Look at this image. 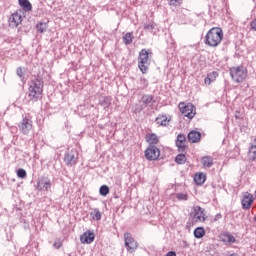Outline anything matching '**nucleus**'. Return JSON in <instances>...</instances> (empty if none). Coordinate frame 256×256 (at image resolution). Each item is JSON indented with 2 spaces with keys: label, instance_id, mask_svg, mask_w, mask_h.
Wrapping results in <instances>:
<instances>
[{
  "label": "nucleus",
  "instance_id": "obj_1",
  "mask_svg": "<svg viewBox=\"0 0 256 256\" xmlns=\"http://www.w3.org/2000/svg\"><path fill=\"white\" fill-rule=\"evenodd\" d=\"M223 41V29L220 27L211 28L205 36V45L209 47H219Z\"/></svg>",
  "mask_w": 256,
  "mask_h": 256
},
{
  "label": "nucleus",
  "instance_id": "obj_2",
  "mask_svg": "<svg viewBox=\"0 0 256 256\" xmlns=\"http://www.w3.org/2000/svg\"><path fill=\"white\" fill-rule=\"evenodd\" d=\"M43 85L44 83L41 78H34L31 80L28 88V97L30 101L37 103V101L41 99V95H43Z\"/></svg>",
  "mask_w": 256,
  "mask_h": 256
},
{
  "label": "nucleus",
  "instance_id": "obj_3",
  "mask_svg": "<svg viewBox=\"0 0 256 256\" xmlns=\"http://www.w3.org/2000/svg\"><path fill=\"white\" fill-rule=\"evenodd\" d=\"M151 57H153V51L151 49H142L139 52L138 67L143 75L149 71V65H151L149 61Z\"/></svg>",
  "mask_w": 256,
  "mask_h": 256
},
{
  "label": "nucleus",
  "instance_id": "obj_4",
  "mask_svg": "<svg viewBox=\"0 0 256 256\" xmlns=\"http://www.w3.org/2000/svg\"><path fill=\"white\" fill-rule=\"evenodd\" d=\"M229 71L234 83H243L247 79L248 71L243 65L231 67Z\"/></svg>",
  "mask_w": 256,
  "mask_h": 256
},
{
  "label": "nucleus",
  "instance_id": "obj_5",
  "mask_svg": "<svg viewBox=\"0 0 256 256\" xmlns=\"http://www.w3.org/2000/svg\"><path fill=\"white\" fill-rule=\"evenodd\" d=\"M190 217L193 223H205V210L201 206H194L190 212Z\"/></svg>",
  "mask_w": 256,
  "mask_h": 256
},
{
  "label": "nucleus",
  "instance_id": "obj_6",
  "mask_svg": "<svg viewBox=\"0 0 256 256\" xmlns=\"http://www.w3.org/2000/svg\"><path fill=\"white\" fill-rule=\"evenodd\" d=\"M124 241L128 253H135V251H137V247H139V244L137 243V241H135V238H133L131 233L126 232L124 234Z\"/></svg>",
  "mask_w": 256,
  "mask_h": 256
},
{
  "label": "nucleus",
  "instance_id": "obj_7",
  "mask_svg": "<svg viewBox=\"0 0 256 256\" xmlns=\"http://www.w3.org/2000/svg\"><path fill=\"white\" fill-rule=\"evenodd\" d=\"M178 107L184 117H187L188 119H193V117H195V106H193V104H185L181 102Z\"/></svg>",
  "mask_w": 256,
  "mask_h": 256
},
{
  "label": "nucleus",
  "instance_id": "obj_8",
  "mask_svg": "<svg viewBox=\"0 0 256 256\" xmlns=\"http://www.w3.org/2000/svg\"><path fill=\"white\" fill-rule=\"evenodd\" d=\"M18 127L23 135H29V132H31L33 129V121L25 117L19 123Z\"/></svg>",
  "mask_w": 256,
  "mask_h": 256
},
{
  "label": "nucleus",
  "instance_id": "obj_9",
  "mask_svg": "<svg viewBox=\"0 0 256 256\" xmlns=\"http://www.w3.org/2000/svg\"><path fill=\"white\" fill-rule=\"evenodd\" d=\"M160 155L161 151H159L157 146H149L145 151V157L148 161H156V159H159Z\"/></svg>",
  "mask_w": 256,
  "mask_h": 256
},
{
  "label": "nucleus",
  "instance_id": "obj_10",
  "mask_svg": "<svg viewBox=\"0 0 256 256\" xmlns=\"http://www.w3.org/2000/svg\"><path fill=\"white\" fill-rule=\"evenodd\" d=\"M36 189L37 191H49L51 189V180L45 176L38 178Z\"/></svg>",
  "mask_w": 256,
  "mask_h": 256
},
{
  "label": "nucleus",
  "instance_id": "obj_11",
  "mask_svg": "<svg viewBox=\"0 0 256 256\" xmlns=\"http://www.w3.org/2000/svg\"><path fill=\"white\" fill-rule=\"evenodd\" d=\"M64 163L68 167H73V165H77V152L73 150L67 152L64 156Z\"/></svg>",
  "mask_w": 256,
  "mask_h": 256
},
{
  "label": "nucleus",
  "instance_id": "obj_12",
  "mask_svg": "<svg viewBox=\"0 0 256 256\" xmlns=\"http://www.w3.org/2000/svg\"><path fill=\"white\" fill-rule=\"evenodd\" d=\"M23 21V18L21 16V14L19 13H13L8 20V25L9 27H11L12 29H15L17 27H19V25H21Z\"/></svg>",
  "mask_w": 256,
  "mask_h": 256
},
{
  "label": "nucleus",
  "instance_id": "obj_13",
  "mask_svg": "<svg viewBox=\"0 0 256 256\" xmlns=\"http://www.w3.org/2000/svg\"><path fill=\"white\" fill-rule=\"evenodd\" d=\"M176 147L180 153L185 152V149H187V137L185 134H178L176 139Z\"/></svg>",
  "mask_w": 256,
  "mask_h": 256
},
{
  "label": "nucleus",
  "instance_id": "obj_14",
  "mask_svg": "<svg viewBox=\"0 0 256 256\" xmlns=\"http://www.w3.org/2000/svg\"><path fill=\"white\" fill-rule=\"evenodd\" d=\"M80 241L83 244L91 245L95 241V233L86 231L80 236Z\"/></svg>",
  "mask_w": 256,
  "mask_h": 256
},
{
  "label": "nucleus",
  "instance_id": "obj_15",
  "mask_svg": "<svg viewBox=\"0 0 256 256\" xmlns=\"http://www.w3.org/2000/svg\"><path fill=\"white\" fill-rule=\"evenodd\" d=\"M253 194L246 192L242 199V208L243 209H251V205H253Z\"/></svg>",
  "mask_w": 256,
  "mask_h": 256
},
{
  "label": "nucleus",
  "instance_id": "obj_16",
  "mask_svg": "<svg viewBox=\"0 0 256 256\" xmlns=\"http://www.w3.org/2000/svg\"><path fill=\"white\" fill-rule=\"evenodd\" d=\"M140 104H141V111H143L145 107H149L153 105V95H149V94L142 95Z\"/></svg>",
  "mask_w": 256,
  "mask_h": 256
},
{
  "label": "nucleus",
  "instance_id": "obj_17",
  "mask_svg": "<svg viewBox=\"0 0 256 256\" xmlns=\"http://www.w3.org/2000/svg\"><path fill=\"white\" fill-rule=\"evenodd\" d=\"M188 141L190 143H199L201 141V132L192 130L188 133Z\"/></svg>",
  "mask_w": 256,
  "mask_h": 256
},
{
  "label": "nucleus",
  "instance_id": "obj_18",
  "mask_svg": "<svg viewBox=\"0 0 256 256\" xmlns=\"http://www.w3.org/2000/svg\"><path fill=\"white\" fill-rule=\"evenodd\" d=\"M217 77H219V73H217V71L208 73L206 78L204 79L205 85H211V83H213V81H215Z\"/></svg>",
  "mask_w": 256,
  "mask_h": 256
},
{
  "label": "nucleus",
  "instance_id": "obj_19",
  "mask_svg": "<svg viewBox=\"0 0 256 256\" xmlns=\"http://www.w3.org/2000/svg\"><path fill=\"white\" fill-rule=\"evenodd\" d=\"M201 163H202L204 169H211V166L213 165V157L204 156L201 158Z\"/></svg>",
  "mask_w": 256,
  "mask_h": 256
},
{
  "label": "nucleus",
  "instance_id": "obj_20",
  "mask_svg": "<svg viewBox=\"0 0 256 256\" xmlns=\"http://www.w3.org/2000/svg\"><path fill=\"white\" fill-rule=\"evenodd\" d=\"M156 123L162 127H167V125H169V118L165 115H160L156 118Z\"/></svg>",
  "mask_w": 256,
  "mask_h": 256
},
{
  "label": "nucleus",
  "instance_id": "obj_21",
  "mask_svg": "<svg viewBox=\"0 0 256 256\" xmlns=\"http://www.w3.org/2000/svg\"><path fill=\"white\" fill-rule=\"evenodd\" d=\"M207 179V176L204 173H197L194 176V181L197 185H203Z\"/></svg>",
  "mask_w": 256,
  "mask_h": 256
},
{
  "label": "nucleus",
  "instance_id": "obj_22",
  "mask_svg": "<svg viewBox=\"0 0 256 256\" xmlns=\"http://www.w3.org/2000/svg\"><path fill=\"white\" fill-rule=\"evenodd\" d=\"M249 158L251 161H256V139H254V142L249 149Z\"/></svg>",
  "mask_w": 256,
  "mask_h": 256
},
{
  "label": "nucleus",
  "instance_id": "obj_23",
  "mask_svg": "<svg viewBox=\"0 0 256 256\" xmlns=\"http://www.w3.org/2000/svg\"><path fill=\"white\" fill-rule=\"evenodd\" d=\"M19 5L22 7V9H24V11H31L33 9V6L29 0H19Z\"/></svg>",
  "mask_w": 256,
  "mask_h": 256
},
{
  "label": "nucleus",
  "instance_id": "obj_24",
  "mask_svg": "<svg viewBox=\"0 0 256 256\" xmlns=\"http://www.w3.org/2000/svg\"><path fill=\"white\" fill-rule=\"evenodd\" d=\"M146 141L150 144V145H157V143H159V137L156 136V134H149L146 137Z\"/></svg>",
  "mask_w": 256,
  "mask_h": 256
},
{
  "label": "nucleus",
  "instance_id": "obj_25",
  "mask_svg": "<svg viewBox=\"0 0 256 256\" xmlns=\"http://www.w3.org/2000/svg\"><path fill=\"white\" fill-rule=\"evenodd\" d=\"M194 237L196 239H203L205 237V228L198 227L194 230Z\"/></svg>",
  "mask_w": 256,
  "mask_h": 256
},
{
  "label": "nucleus",
  "instance_id": "obj_26",
  "mask_svg": "<svg viewBox=\"0 0 256 256\" xmlns=\"http://www.w3.org/2000/svg\"><path fill=\"white\" fill-rule=\"evenodd\" d=\"M100 105L102 107H104V109L109 108V106L111 105V97L109 96H104L100 99Z\"/></svg>",
  "mask_w": 256,
  "mask_h": 256
},
{
  "label": "nucleus",
  "instance_id": "obj_27",
  "mask_svg": "<svg viewBox=\"0 0 256 256\" xmlns=\"http://www.w3.org/2000/svg\"><path fill=\"white\" fill-rule=\"evenodd\" d=\"M175 161L178 165H185V163H187V156H185V154H178Z\"/></svg>",
  "mask_w": 256,
  "mask_h": 256
},
{
  "label": "nucleus",
  "instance_id": "obj_28",
  "mask_svg": "<svg viewBox=\"0 0 256 256\" xmlns=\"http://www.w3.org/2000/svg\"><path fill=\"white\" fill-rule=\"evenodd\" d=\"M90 216L92 217V219L94 221H101V211H99V209L95 208L91 213Z\"/></svg>",
  "mask_w": 256,
  "mask_h": 256
},
{
  "label": "nucleus",
  "instance_id": "obj_29",
  "mask_svg": "<svg viewBox=\"0 0 256 256\" xmlns=\"http://www.w3.org/2000/svg\"><path fill=\"white\" fill-rule=\"evenodd\" d=\"M123 41H124L125 45H131L133 43V33L127 32L123 36Z\"/></svg>",
  "mask_w": 256,
  "mask_h": 256
},
{
  "label": "nucleus",
  "instance_id": "obj_30",
  "mask_svg": "<svg viewBox=\"0 0 256 256\" xmlns=\"http://www.w3.org/2000/svg\"><path fill=\"white\" fill-rule=\"evenodd\" d=\"M36 31H38V33H45V31H47V23H38L36 25Z\"/></svg>",
  "mask_w": 256,
  "mask_h": 256
},
{
  "label": "nucleus",
  "instance_id": "obj_31",
  "mask_svg": "<svg viewBox=\"0 0 256 256\" xmlns=\"http://www.w3.org/2000/svg\"><path fill=\"white\" fill-rule=\"evenodd\" d=\"M224 241L231 244V243H235L237 239H235V236H233V234L226 233L224 234Z\"/></svg>",
  "mask_w": 256,
  "mask_h": 256
},
{
  "label": "nucleus",
  "instance_id": "obj_32",
  "mask_svg": "<svg viewBox=\"0 0 256 256\" xmlns=\"http://www.w3.org/2000/svg\"><path fill=\"white\" fill-rule=\"evenodd\" d=\"M168 5H170V7H181L183 0H168Z\"/></svg>",
  "mask_w": 256,
  "mask_h": 256
},
{
  "label": "nucleus",
  "instance_id": "obj_33",
  "mask_svg": "<svg viewBox=\"0 0 256 256\" xmlns=\"http://www.w3.org/2000/svg\"><path fill=\"white\" fill-rule=\"evenodd\" d=\"M100 195H102V197H107V195H109V186L107 185H103L100 187Z\"/></svg>",
  "mask_w": 256,
  "mask_h": 256
},
{
  "label": "nucleus",
  "instance_id": "obj_34",
  "mask_svg": "<svg viewBox=\"0 0 256 256\" xmlns=\"http://www.w3.org/2000/svg\"><path fill=\"white\" fill-rule=\"evenodd\" d=\"M17 176H18L20 179H25V177H27V171H25V169H23V168H20V169H18V171H17Z\"/></svg>",
  "mask_w": 256,
  "mask_h": 256
},
{
  "label": "nucleus",
  "instance_id": "obj_35",
  "mask_svg": "<svg viewBox=\"0 0 256 256\" xmlns=\"http://www.w3.org/2000/svg\"><path fill=\"white\" fill-rule=\"evenodd\" d=\"M176 197L178 201H187V199H189V196L185 193H178L176 194Z\"/></svg>",
  "mask_w": 256,
  "mask_h": 256
},
{
  "label": "nucleus",
  "instance_id": "obj_36",
  "mask_svg": "<svg viewBox=\"0 0 256 256\" xmlns=\"http://www.w3.org/2000/svg\"><path fill=\"white\" fill-rule=\"evenodd\" d=\"M53 245H54L55 249H61V247H63V242H61V240H59V239H56L54 241Z\"/></svg>",
  "mask_w": 256,
  "mask_h": 256
},
{
  "label": "nucleus",
  "instance_id": "obj_37",
  "mask_svg": "<svg viewBox=\"0 0 256 256\" xmlns=\"http://www.w3.org/2000/svg\"><path fill=\"white\" fill-rule=\"evenodd\" d=\"M140 83L142 85V89H145L146 87L149 86V82L145 78L140 79Z\"/></svg>",
  "mask_w": 256,
  "mask_h": 256
},
{
  "label": "nucleus",
  "instance_id": "obj_38",
  "mask_svg": "<svg viewBox=\"0 0 256 256\" xmlns=\"http://www.w3.org/2000/svg\"><path fill=\"white\" fill-rule=\"evenodd\" d=\"M144 29H146L147 31H153L155 29V26H153V24H145Z\"/></svg>",
  "mask_w": 256,
  "mask_h": 256
},
{
  "label": "nucleus",
  "instance_id": "obj_39",
  "mask_svg": "<svg viewBox=\"0 0 256 256\" xmlns=\"http://www.w3.org/2000/svg\"><path fill=\"white\" fill-rule=\"evenodd\" d=\"M250 29L256 31V18L250 22Z\"/></svg>",
  "mask_w": 256,
  "mask_h": 256
},
{
  "label": "nucleus",
  "instance_id": "obj_40",
  "mask_svg": "<svg viewBox=\"0 0 256 256\" xmlns=\"http://www.w3.org/2000/svg\"><path fill=\"white\" fill-rule=\"evenodd\" d=\"M16 73H17L18 77H23V68L18 67L16 70Z\"/></svg>",
  "mask_w": 256,
  "mask_h": 256
},
{
  "label": "nucleus",
  "instance_id": "obj_41",
  "mask_svg": "<svg viewBox=\"0 0 256 256\" xmlns=\"http://www.w3.org/2000/svg\"><path fill=\"white\" fill-rule=\"evenodd\" d=\"M219 219H223V215H221V213L215 215L214 221H219Z\"/></svg>",
  "mask_w": 256,
  "mask_h": 256
},
{
  "label": "nucleus",
  "instance_id": "obj_42",
  "mask_svg": "<svg viewBox=\"0 0 256 256\" xmlns=\"http://www.w3.org/2000/svg\"><path fill=\"white\" fill-rule=\"evenodd\" d=\"M166 256H177V253H175V251H170L166 254Z\"/></svg>",
  "mask_w": 256,
  "mask_h": 256
},
{
  "label": "nucleus",
  "instance_id": "obj_43",
  "mask_svg": "<svg viewBox=\"0 0 256 256\" xmlns=\"http://www.w3.org/2000/svg\"><path fill=\"white\" fill-rule=\"evenodd\" d=\"M228 256H239V254H237V253H232V254H230V255H228Z\"/></svg>",
  "mask_w": 256,
  "mask_h": 256
},
{
  "label": "nucleus",
  "instance_id": "obj_44",
  "mask_svg": "<svg viewBox=\"0 0 256 256\" xmlns=\"http://www.w3.org/2000/svg\"><path fill=\"white\" fill-rule=\"evenodd\" d=\"M254 221L256 222V216L254 217Z\"/></svg>",
  "mask_w": 256,
  "mask_h": 256
}]
</instances>
